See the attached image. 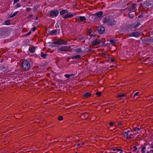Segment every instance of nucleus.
I'll return each instance as SVG.
<instances>
[{"instance_id":"6ab92c4d","label":"nucleus","mask_w":153,"mask_h":153,"mask_svg":"<svg viewBox=\"0 0 153 153\" xmlns=\"http://www.w3.org/2000/svg\"><path fill=\"white\" fill-rule=\"evenodd\" d=\"M142 23H143V22L140 21L137 22V24L134 26V28L135 29L137 28L141 25Z\"/></svg>"},{"instance_id":"1a4fd4ad","label":"nucleus","mask_w":153,"mask_h":153,"mask_svg":"<svg viewBox=\"0 0 153 153\" xmlns=\"http://www.w3.org/2000/svg\"><path fill=\"white\" fill-rule=\"evenodd\" d=\"M140 36V34L138 32H132L129 35V37H134L136 38L139 37Z\"/></svg>"},{"instance_id":"864d4df0","label":"nucleus","mask_w":153,"mask_h":153,"mask_svg":"<svg viewBox=\"0 0 153 153\" xmlns=\"http://www.w3.org/2000/svg\"><path fill=\"white\" fill-rule=\"evenodd\" d=\"M126 138L127 139H131V136H128H128H126Z\"/></svg>"},{"instance_id":"39448f33","label":"nucleus","mask_w":153,"mask_h":153,"mask_svg":"<svg viewBox=\"0 0 153 153\" xmlns=\"http://www.w3.org/2000/svg\"><path fill=\"white\" fill-rule=\"evenodd\" d=\"M117 22V20H115L114 18L111 17H110L108 25L111 26H112L115 25L116 24Z\"/></svg>"},{"instance_id":"58836bf2","label":"nucleus","mask_w":153,"mask_h":153,"mask_svg":"<svg viewBox=\"0 0 153 153\" xmlns=\"http://www.w3.org/2000/svg\"><path fill=\"white\" fill-rule=\"evenodd\" d=\"M101 92L100 91H97L96 93V95L98 97H99L101 96Z\"/></svg>"},{"instance_id":"603ef678","label":"nucleus","mask_w":153,"mask_h":153,"mask_svg":"<svg viewBox=\"0 0 153 153\" xmlns=\"http://www.w3.org/2000/svg\"><path fill=\"white\" fill-rule=\"evenodd\" d=\"M114 124L112 122H110L109 123V125L111 126H113Z\"/></svg>"},{"instance_id":"f8f14e48","label":"nucleus","mask_w":153,"mask_h":153,"mask_svg":"<svg viewBox=\"0 0 153 153\" xmlns=\"http://www.w3.org/2000/svg\"><path fill=\"white\" fill-rule=\"evenodd\" d=\"M59 30H60L55 29L51 31H48L49 34L50 35H56L57 34V31Z\"/></svg>"},{"instance_id":"9b49d317","label":"nucleus","mask_w":153,"mask_h":153,"mask_svg":"<svg viewBox=\"0 0 153 153\" xmlns=\"http://www.w3.org/2000/svg\"><path fill=\"white\" fill-rule=\"evenodd\" d=\"M70 47L68 46H62L60 48L58 49V51H66Z\"/></svg>"},{"instance_id":"13d9d810","label":"nucleus","mask_w":153,"mask_h":153,"mask_svg":"<svg viewBox=\"0 0 153 153\" xmlns=\"http://www.w3.org/2000/svg\"><path fill=\"white\" fill-rule=\"evenodd\" d=\"M6 69L5 70L7 72H9V71L8 70V67L6 68Z\"/></svg>"},{"instance_id":"ddd939ff","label":"nucleus","mask_w":153,"mask_h":153,"mask_svg":"<svg viewBox=\"0 0 153 153\" xmlns=\"http://www.w3.org/2000/svg\"><path fill=\"white\" fill-rule=\"evenodd\" d=\"M110 17L108 16H107L104 17L103 19V22L104 24L108 23Z\"/></svg>"},{"instance_id":"a878e982","label":"nucleus","mask_w":153,"mask_h":153,"mask_svg":"<svg viewBox=\"0 0 153 153\" xmlns=\"http://www.w3.org/2000/svg\"><path fill=\"white\" fill-rule=\"evenodd\" d=\"M48 55L47 54L44 53L43 52H41V56L43 59H45L47 56Z\"/></svg>"},{"instance_id":"49530a36","label":"nucleus","mask_w":153,"mask_h":153,"mask_svg":"<svg viewBox=\"0 0 153 153\" xmlns=\"http://www.w3.org/2000/svg\"><path fill=\"white\" fill-rule=\"evenodd\" d=\"M134 150H132L133 152H135L137 149V148L136 146H134L133 147Z\"/></svg>"},{"instance_id":"a19ab883","label":"nucleus","mask_w":153,"mask_h":153,"mask_svg":"<svg viewBox=\"0 0 153 153\" xmlns=\"http://www.w3.org/2000/svg\"><path fill=\"white\" fill-rule=\"evenodd\" d=\"M141 128L137 127H135L134 128V131H138L140 130Z\"/></svg>"},{"instance_id":"cd10ccee","label":"nucleus","mask_w":153,"mask_h":153,"mask_svg":"<svg viewBox=\"0 0 153 153\" xmlns=\"http://www.w3.org/2000/svg\"><path fill=\"white\" fill-rule=\"evenodd\" d=\"M81 117L85 119L86 118H87L88 117V115L87 113H83L81 115Z\"/></svg>"},{"instance_id":"2f4dec72","label":"nucleus","mask_w":153,"mask_h":153,"mask_svg":"<svg viewBox=\"0 0 153 153\" xmlns=\"http://www.w3.org/2000/svg\"><path fill=\"white\" fill-rule=\"evenodd\" d=\"M146 147L144 145L141 148V152L142 153H145L146 151L145 150L146 149Z\"/></svg>"},{"instance_id":"c9c22d12","label":"nucleus","mask_w":153,"mask_h":153,"mask_svg":"<svg viewBox=\"0 0 153 153\" xmlns=\"http://www.w3.org/2000/svg\"><path fill=\"white\" fill-rule=\"evenodd\" d=\"M129 17L131 19H132V18H134V13H130L129 12Z\"/></svg>"},{"instance_id":"c03bdc74","label":"nucleus","mask_w":153,"mask_h":153,"mask_svg":"<svg viewBox=\"0 0 153 153\" xmlns=\"http://www.w3.org/2000/svg\"><path fill=\"white\" fill-rule=\"evenodd\" d=\"M32 10L30 8H26L25 9V11L26 12H28Z\"/></svg>"},{"instance_id":"423d86ee","label":"nucleus","mask_w":153,"mask_h":153,"mask_svg":"<svg viewBox=\"0 0 153 153\" xmlns=\"http://www.w3.org/2000/svg\"><path fill=\"white\" fill-rule=\"evenodd\" d=\"M136 4H133L131 7H129L128 9V11L130 13L135 12L137 9L136 7Z\"/></svg>"},{"instance_id":"4468645a","label":"nucleus","mask_w":153,"mask_h":153,"mask_svg":"<svg viewBox=\"0 0 153 153\" xmlns=\"http://www.w3.org/2000/svg\"><path fill=\"white\" fill-rule=\"evenodd\" d=\"M73 14H71V13H66L65 16H64L63 18L65 19H67L68 18H72L73 16Z\"/></svg>"},{"instance_id":"c756f323","label":"nucleus","mask_w":153,"mask_h":153,"mask_svg":"<svg viewBox=\"0 0 153 153\" xmlns=\"http://www.w3.org/2000/svg\"><path fill=\"white\" fill-rule=\"evenodd\" d=\"M10 20H7L5 21L4 23V24L5 25H10Z\"/></svg>"},{"instance_id":"9d476101","label":"nucleus","mask_w":153,"mask_h":153,"mask_svg":"<svg viewBox=\"0 0 153 153\" xmlns=\"http://www.w3.org/2000/svg\"><path fill=\"white\" fill-rule=\"evenodd\" d=\"M6 36V31L3 29H0V38L4 37Z\"/></svg>"},{"instance_id":"4be33fe9","label":"nucleus","mask_w":153,"mask_h":153,"mask_svg":"<svg viewBox=\"0 0 153 153\" xmlns=\"http://www.w3.org/2000/svg\"><path fill=\"white\" fill-rule=\"evenodd\" d=\"M144 145L146 147V149H148L151 148V145L149 143H145Z\"/></svg>"},{"instance_id":"ea45409f","label":"nucleus","mask_w":153,"mask_h":153,"mask_svg":"<svg viewBox=\"0 0 153 153\" xmlns=\"http://www.w3.org/2000/svg\"><path fill=\"white\" fill-rule=\"evenodd\" d=\"M21 6H22V5L18 3L16 4L15 7L16 8H19V7H20Z\"/></svg>"},{"instance_id":"0e129e2a","label":"nucleus","mask_w":153,"mask_h":153,"mask_svg":"<svg viewBox=\"0 0 153 153\" xmlns=\"http://www.w3.org/2000/svg\"><path fill=\"white\" fill-rule=\"evenodd\" d=\"M144 13V12H142L141 13V15H142V16H143V15Z\"/></svg>"},{"instance_id":"79ce46f5","label":"nucleus","mask_w":153,"mask_h":153,"mask_svg":"<svg viewBox=\"0 0 153 153\" xmlns=\"http://www.w3.org/2000/svg\"><path fill=\"white\" fill-rule=\"evenodd\" d=\"M130 131L129 130H127L126 131H124L123 133H124L126 135V136H128V135L129 133L130 132Z\"/></svg>"},{"instance_id":"5701e85b","label":"nucleus","mask_w":153,"mask_h":153,"mask_svg":"<svg viewBox=\"0 0 153 153\" xmlns=\"http://www.w3.org/2000/svg\"><path fill=\"white\" fill-rule=\"evenodd\" d=\"M81 57V55H78L76 56H72L71 58L72 59H78L80 58Z\"/></svg>"},{"instance_id":"393cba45","label":"nucleus","mask_w":153,"mask_h":153,"mask_svg":"<svg viewBox=\"0 0 153 153\" xmlns=\"http://www.w3.org/2000/svg\"><path fill=\"white\" fill-rule=\"evenodd\" d=\"M39 5H35L34 6V7L33 9V12L34 13H36L39 8Z\"/></svg>"},{"instance_id":"09e8293b","label":"nucleus","mask_w":153,"mask_h":153,"mask_svg":"<svg viewBox=\"0 0 153 153\" xmlns=\"http://www.w3.org/2000/svg\"><path fill=\"white\" fill-rule=\"evenodd\" d=\"M139 94V92H137L135 93L134 94V97L135 96H137Z\"/></svg>"},{"instance_id":"b1692460","label":"nucleus","mask_w":153,"mask_h":153,"mask_svg":"<svg viewBox=\"0 0 153 153\" xmlns=\"http://www.w3.org/2000/svg\"><path fill=\"white\" fill-rule=\"evenodd\" d=\"M35 48L34 47H33V48H30V47H29L28 50H29V51L30 52V53H34V52L35 51Z\"/></svg>"},{"instance_id":"6e6d98bb","label":"nucleus","mask_w":153,"mask_h":153,"mask_svg":"<svg viewBox=\"0 0 153 153\" xmlns=\"http://www.w3.org/2000/svg\"><path fill=\"white\" fill-rule=\"evenodd\" d=\"M89 36L91 37H94L95 36V35L94 34H89Z\"/></svg>"},{"instance_id":"20e7f679","label":"nucleus","mask_w":153,"mask_h":153,"mask_svg":"<svg viewBox=\"0 0 153 153\" xmlns=\"http://www.w3.org/2000/svg\"><path fill=\"white\" fill-rule=\"evenodd\" d=\"M59 13V11L57 10H52L50 12V15L52 18L57 17Z\"/></svg>"},{"instance_id":"bf43d9fd","label":"nucleus","mask_w":153,"mask_h":153,"mask_svg":"<svg viewBox=\"0 0 153 153\" xmlns=\"http://www.w3.org/2000/svg\"><path fill=\"white\" fill-rule=\"evenodd\" d=\"M142 16H142V15L140 14V15L138 17V18L140 19V18H141V17H142Z\"/></svg>"},{"instance_id":"69168bd1","label":"nucleus","mask_w":153,"mask_h":153,"mask_svg":"<svg viewBox=\"0 0 153 153\" xmlns=\"http://www.w3.org/2000/svg\"><path fill=\"white\" fill-rule=\"evenodd\" d=\"M120 153H123V151L121 150L120 151Z\"/></svg>"},{"instance_id":"3c124183","label":"nucleus","mask_w":153,"mask_h":153,"mask_svg":"<svg viewBox=\"0 0 153 153\" xmlns=\"http://www.w3.org/2000/svg\"><path fill=\"white\" fill-rule=\"evenodd\" d=\"M31 31H30L26 34V36H28L30 35L31 34Z\"/></svg>"},{"instance_id":"4d7b16f0","label":"nucleus","mask_w":153,"mask_h":153,"mask_svg":"<svg viewBox=\"0 0 153 153\" xmlns=\"http://www.w3.org/2000/svg\"><path fill=\"white\" fill-rule=\"evenodd\" d=\"M111 61L112 62H114L115 61V59H114L112 58L111 59Z\"/></svg>"},{"instance_id":"a211bd4d","label":"nucleus","mask_w":153,"mask_h":153,"mask_svg":"<svg viewBox=\"0 0 153 153\" xmlns=\"http://www.w3.org/2000/svg\"><path fill=\"white\" fill-rule=\"evenodd\" d=\"M19 11H17L14 12L13 13H11L9 17L10 18H12L16 16L19 12Z\"/></svg>"},{"instance_id":"aec40b11","label":"nucleus","mask_w":153,"mask_h":153,"mask_svg":"<svg viewBox=\"0 0 153 153\" xmlns=\"http://www.w3.org/2000/svg\"><path fill=\"white\" fill-rule=\"evenodd\" d=\"M68 13V11L66 9L63 10L60 12V14L61 15H62Z\"/></svg>"},{"instance_id":"f03ea898","label":"nucleus","mask_w":153,"mask_h":153,"mask_svg":"<svg viewBox=\"0 0 153 153\" xmlns=\"http://www.w3.org/2000/svg\"><path fill=\"white\" fill-rule=\"evenodd\" d=\"M151 5L152 3L150 0H146L143 2H141L140 3V6L141 7H147Z\"/></svg>"},{"instance_id":"e433bc0d","label":"nucleus","mask_w":153,"mask_h":153,"mask_svg":"<svg viewBox=\"0 0 153 153\" xmlns=\"http://www.w3.org/2000/svg\"><path fill=\"white\" fill-rule=\"evenodd\" d=\"M126 95V94H119L117 96V97L118 98H122L124 97Z\"/></svg>"},{"instance_id":"bb28decb","label":"nucleus","mask_w":153,"mask_h":153,"mask_svg":"<svg viewBox=\"0 0 153 153\" xmlns=\"http://www.w3.org/2000/svg\"><path fill=\"white\" fill-rule=\"evenodd\" d=\"M146 42H149V43H152L153 42V38H150L147 39L146 40Z\"/></svg>"},{"instance_id":"f704fd0d","label":"nucleus","mask_w":153,"mask_h":153,"mask_svg":"<svg viewBox=\"0 0 153 153\" xmlns=\"http://www.w3.org/2000/svg\"><path fill=\"white\" fill-rule=\"evenodd\" d=\"M110 43H111V45H113V46L115 45V42L114 41V40H113V39H111L110 40Z\"/></svg>"},{"instance_id":"338daca9","label":"nucleus","mask_w":153,"mask_h":153,"mask_svg":"<svg viewBox=\"0 0 153 153\" xmlns=\"http://www.w3.org/2000/svg\"><path fill=\"white\" fill-rule=\"evenodd\" d=\"M81 145V144H80V143H79V144H77V146H80V145Z\"/></svg>"},{"instance_id":"473e14b6","label":"nucleus","mask_w":153,"mask_h":153,"mask_svg":"<svg viewBox=\"0 0 153 153\" xmlns=\"http://www.w3.org/2000/svg\"><path fill=\"white\" fill-rule=\"evenodd\" d=\"M60 25V22H57L55 25V27L56 28H59V25Z\"/></svg>"},{"instance_id":"412c9836","label":"nucleus","mask_w":153,"mask_h":153,"mask_svg":"<svg viewBox=\"0 0 153 153\" xmlns=\"http://www.w3.org/2000/svg\"><path fill=\"white\" fill-rule=\"evenodd\" d=\"M91 95V93L89 92H86L85 93L84 95L83 96L85 98H87L88 97H90Z\"/></svg>"},{"instance_id":"680f3d73","label":"nucleus","mask_w":153,"mask_h":153,"mask_svg":"<svg viewBox=\"0 0 153 153\" xmlns=\"http://www.w3.org/2000/svg\"><path fill=\"white\" fill-rule=\"evenodd\" d=\"M151 148L152 149H153V144H151Z\"/></svg>"},{"instance_id":"c85d7f7f","label":"nucleus","mask_w":153,"mask_h":153,"mask_svg":"<svg viewBox=\"0 0 153 153\" xmlns=\"http://www.w3.org/2000/svg\"><path fill=\"white\" fill-rule=\"evenodd\" d=\"M74 75H75L74 74H65V75L64 76L66 78H68L70 77H71L72 76H74Z\"/></svg>"},{"instance_id":"774afa93","label":"nucleus","mask_w":153,"mask_h":153,"mask_svg":"<svg viewBox=\"0 0 153 153\" xmlns=\"http://www.w3.org/2000/svg\"><path fill=\"white\" fill-rule=\"evenodd\" d=\"M150 152H152L153 153V149H152V150H150Z\"/></svg>"},{"instance_id":"f257e3e1","label":"nucleus","mask_w":153,"mask_h":153,"mask_svg":"<svg viewBox=\"0 0 153 153\" xmlns=\"http://www.w3.org/2000/svg\"><path fill=\"white\" fill-rule=\"evenodd\" d=\"M30 63L26 59L24 60L21 63L22 68L25 71L28 70L30 68Z\"/></svg>"},{"instance_id":"0eeeda50","label":"nucleus","mask_w":153,"mask_h":153,"mask_svg":"<svg viewBox=\"0 0 153 153\" xmlns=\"http://www.w3.org/2000/svg\"><path fill=\"white\" fill-rule=\"evenodd\" d=\"M97 31L99 34H103L105 31V28L102 26H100L98 27L97 29Z\"/></svg>"},{"instance_id":"2eb2a0df","label":"nucleus","mask_w":153,"mask_h":153,"mask_svg":"<svg viewBox=\"0 0 153 153\" xmlns=\"http://www.w3.org/2000/svg\"><path fill=\"white\" fill-rule=\"evenodd\" d=\"M103 12L102 11H99L98 13H94L99 19L101 18L103 14Z\"/></svg>"},{"instance_id":"e2e57ef3","label":"nucleus","mask_w":153,"mask_h":153,"mask_svg":"<svg viewBox=\"0 0 153 153\" xmlns=\"http://www.w3.org/2000/svg\"><path fill=\"white\" fill-rule=\"evenodd\" d=\"M38 18L37 17H36L35 18L34 20H38Z\"/></svg>"},{"instance_id":"7c9ffc66","label":"nucleus","mask_w":153,"mask_h":153,"mask_svg":"<svg viewBox=\"0 0 153 153\" xmlns=\"http://www.w3.org/2000/svg\"><path fill=\"white\" fill-rule=\"evenodd\" d=\"M75 51L77 53L83 52L82 48H77L76 50Z\"/></svg>"},{"instance_id":"de8ad7c7","label":"nucleus","mask_w":153,"mask_h":153,"mask_svg":"<svg viewBox=\"0 0 153 153\" xmlns=\"http://www.w3.org/2000/svg\"><path fill=\"white\" fill-rule=\"evenodd\" d=\"M92 30L91 28H90L88 30V33L89 34H90L92 33Z\"/></svg>"},{"instance_id":"4c0bfd02","label":"nucleus","mask_w":153,"mask_h":153,"mask_svg":"<svg viewBox=\"0 0 153 153\" xmlns=\"http://www.w3.org/2000/svg\"><path fill=\"white\" fill-rule=\"evenodd\" d=\"M5 68H6V67L5 66L3 65H0V70H3Z\"/></svg>"},{"instance_id":"5fc2aeb1","label":"nucleus","mask_w":153,"mask_h":153,"mask_svg":"<svg viewBox=\"0 0 153 153\" xmlns=\"http://www.w3.org/2000/svg\"><path fill=\"white\" fill-rule=\"evenodd\" d=\"M19 0H13V4H15L16 3H17Z\"/></svg>"},{"instance_id":"6e6552de","label":"nucleus","mask_w":153,"mask_h":153,"mask_svg":"<svg viewBox=\"0 0 153 153\" xmlns=\"http://www.w3.org/2000/svg\"><path fill=\"white\" fill-rule=\"evenodd\" d=\"M75 19L76 21L83 22L86 20V17L84 16H77L75 18Z\"/></svg>"},{"instance_id":"8fccbe9b","label":"nucleus","mask_w":153,"mask_h":153,"mask_svg":"<svg viewBox=\"0 0 153 153\" xmlns=\"http://www.w3.org/2000/svg\"><path fill=\"white\" fill-rule=\"evenodd\" d=\"M36 29V27H33L32 29V30L33 32H34Z\"/></svg>"},{"instance_id":"72a5a7b5","label":"nucleus","mask_w":153,"mask_h":153,"mask_svg":"<svg viewBox=\"0 0 153 153\" xmlns=\"http://www.w3.org/2000/svg\"><path fill=\"white\" fill-rule=\"evenodd\" d=\"M90 50V49L89 48H86L84 49V50L83 51V52L85 53H86L88 52Z\"/></svg>"},{"instance_id":"f3484780","label":"nucleus","mask_w":153,"mask_h":153,"mask_svg":"<svg viewBox=\"0 0 153 153\" xmlns=\"http://www.w3.org/2000/svg\"><path fill=\"white\" fill-rule=\"evenodd\" d=\"M92 19L94 21H97L99 19L95 14H92Z\"/></svg>"},{"instance_id":"dca6fc26","label":"nucleus","mask_w":153,"mask_h":153,"mask_svg":"<svg viewBox=\"0 0 153 153\" xmlns=\"http://www.w3.org/2000/svg\"><path fill=\"white\" fill-rule=\"evenodd\" d=\"M101 40L100 39H96L92 42V44L93 45H96L101 43Z\"/></svg>"},{"instance_id":"37998d69","label":"nucleus","mask_w":153,"mask_h":153,"mask_svg":"<svg viewBox=\"0 0 153 153\" xmlns=\"http://www.w3.org/2000/svg\"><path fill=\"white\" fill-rule=\"evenodd\" d=\"M63 119V117L62 116H60L58 117V119L59 121L62 120Z\"/></svg>"},{"instance_id":"052dcab7","label":"nucleus","mask_w":153,"mask_h":153,"mask_svg":"<svg viewBox=\"0 0 153 153\" xmlns=\"http://www.w3.org/2000/svg\"><path fill=\"white\" fill-rule=\"evenodd\" d=\"M116 150L119 152V151H120L121 150V149H116Z\"/></svg>"},{"instance_id":"7ed1b4c3","label":"nucleus","mask_w":153,"mask_h":153,"mask_svg":"<svg viewBox=\"0 0 153 153\" xmlns=\"http://www.w3.org/2000/svg\"><path fill=\"white\" fill-rule=\"evenodd\" d=\"M53 44L58 45H66L67 44V42L63 40L60 39L57 41L54 42L52 43Z\"/></svg>"},{"instance_id":"a18cd8bd","label":"nucleus","mask_w":153,"mask_h":153,"mask_svg":"<svg viewBox=\"0 0 153 153\" xmlns=\"http://www.w3.org/2000/svg\"><path fill=\"white\" fill-rule=\"evenodd\" d=\"M33 16V14H31L30 15H29L27 16V18L29 19H31Z\"/></svg>"}]
</instances>
